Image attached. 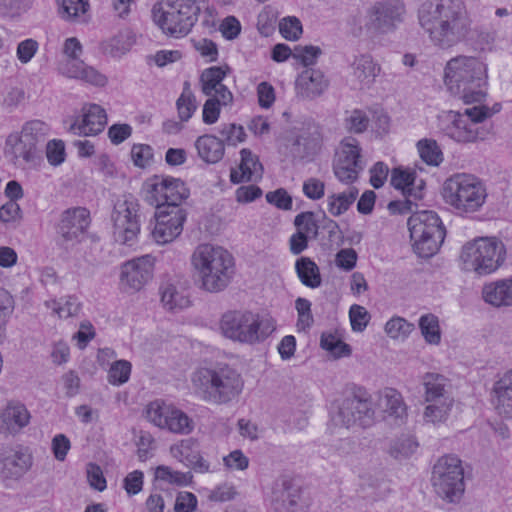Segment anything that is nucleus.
Instances as JSON below:
<instances>
[{"instance_id": "1", "label": "nucleus", "mask_w": 512, "mask_h": 512, "mask_svg": "<svg viewBox=\"0 0 512 512\" xmlns=\"http://www.w3.org/2000/svg\"><path fill=\"white\" fill-rule=\"evenodd\" d=\"M417 18L431 45L440 50L466 41L472 32V20L462 0H425Z\"/></svg>"}, {"instance_id": "2", "label": "nucleus", "mask_w": 512, "mask_h": 512, "mask_svg": "<svg viewBox=\"0 0 512 512\" xmlns=\"http://www.w3.org/2000/svg\"><path fill=\"white\" fill-rule=\"evenodd\" d=\"M444 82L449 92L465 104L480 103L486 96L487 65L477 57L456 56L445 66Z\"/></svg>"}, {"instance_id": "3", "label": "nucleus", "mask_w": 512, "mask_h": 512, "mask_svg": "<svg viewBox=\"0 0 512 512\" xmlns=\"http://www.w3.org/2000/svg\"><path fill=\"white\" fill-rule=\"evenodd\" d=\"M199 287L210 293L226 289L235 273L232 254L220 246L200 244L191 256Z\"/></svg>"}, {"instance_id": "4", "label": "nucleus", "mask_w": 512, "mask_h": 512, "mask_svg": "<svg viewBox=\"0 0 512 512\" xmlns=\"http://www.w3.org/2000/svg\"><path fill=\"white\" fill-rule=\"evenodd\" d=\"M191 381L202 400L216 405L236 399L244 386L241 374L228 364L201 367L193 372Z\"/></svg>"}, {"instance_id": "5", "label": "nucleus", "mask_w": 512, "mask_h": 512, "mask_svg": "<svg viewBox=\"0 0 512 512\" xmlns=\"http://www.w3.org/2000/svg\"><path fill=\"white\" fill-rule=\"evenodd\" d=\"M442 197L458 214L464 215L479 211L487 192L482 181L474 175L457 173L445 180Z\"/></svg>"}, {"instance_id": "6", "label": "nucleus", "mask_w": 512, "mask_h": 512, "mask_svg": "<svg viewBox=\"0 0 512 512\" xmlns=\"http://www.w3.org/2000/svg\"><path fill=\"white\" fill-rule=\"evenodd\" d=\"M220 329L232 341L255 344L268 338L275 326L270 319L250 311H229L223 314Z\"/></svg>"}, {"instance_id": "7", "label": "nucleus", "mask_w": 512, "mask_h": 512, "mask_svg": "<svg viewBox=\"0 0 512 512\" xmlns=\"http://www.w3.org/2000/svg\"><path fill=\"white\" fill-rule=\"evenodd\" d=\"M407 225L413 249L419 257L429 258L437 253L444 242L446 229L436 212H414L409 217Z\"/></svg>"}, {"instance_id": "8", "label": "nucleus", "mask_w": 512, "mask_h": 512, "mask_svg": "<svg viewBox=\"0 0 512 512\" xmlns=\"http://www.w3.org/2000/svg\"><path fill=\"white\" fill-rule=\"evenodd\" d=\"M506 248L496 238H479L462 247L460 259L462 269L475 272L479 276L489 275L503 265Z\"/></svg>"}, {"instance_id": "9", "label": "nucleus", "mask_w": 512, "mask_h": 512, "mask_svg": "<svg viewBox=\"0 0 512 512\" xmlns=\"http://www.w3.org/2000/svg\"><path fill=\"white\" fill-rule=\"evenodd\" d=\"M374 414L370 395L360 387L336 400L330 410L333 425L345 428L368 427L373 423Z\"/></svg>"}, {"instance_id": "10", "label": "nucleus", "mask_w": 512, "mask_h": 512, "mask_svg": "<svg viewBox=\"0 0 512 512\" xmlns=\"http://www.w3.org/2000/svg\"><path fill=\"white\" fill-rule=\"evenodd\" d=\"M431 482L440 498L450 503L459 502L465 491L462 461L455 455L440 457L433 466Z\"/></svg>"}, {"instance_id": "11", "label": "nucleus", "mask_w": 512, "mask_h": 512, "mask_svg": "<svg viewBox=\"0 0 512 512\" xmlns=\"http://www.w3.org/2000/svg\"><path fill=\"white\" fill-rule=\"evenodd\" d=\"M113 235L116 242L132 246L140 232L138 203L132 197L118 200L112 213Z\"/></svg>"}, {"instance_id": "12", "label": "nucleus", "mask_w": 512, "mask_h": 512, "mask_svg": "<svg viewBox=\"0 0 512 512\" xmlns=\"http://www.w3.org/2000/svg\"><path fill=\"white\" fill-rule=\"evenodd\" d=\"M365 163L361 158V148L353 137H347L340 143L333 162L336 178L346 184L353 183L364 170Z\"/></svg>"}, {"instance_id": "13", "label": "nucleus", "mask_w": 512, "mask_h": 512, "mask_svg": "<svg viewBox=\"0 0 512 512\" xmlns=\"http://www.w3.org/2000/svg\"><path fill=\"white\" fill-rule=\"evenodd\" d=\"M406 7L403 0H380L368 11L367 26L379 34L395 31L404 21Z\"/></svg>"}, {"instance_id": "14", "label": "nucleus", "mask_w": 512, "mask_h": 512, "mask_svg": "<svg viewBox=\"0 0 512 512\" xmlns=\"http://www.w3.org/2000/svg\"><path fill=\"white\" fill-rule=\"evenodd\" d=\"M156 181L150 185L147 192V200L150 204L158 206H168V209L181 207V203L188 198L189 189L179 178L156 177Z\"/></svg>"}, {"instance_id": "15", "label": "nucleus", "mask_w": 512, "mask_h": 512, "mask_svg": "<svg viewBox=\"0 0 512 512\" xmlns=\"http://www.w3.org/2000/svg\"><path fill=\"white\" fill-rule=\"evenodd\" d=\"M90 211L81 206L64 210L56 226V233L63 243H79L90 226Z\"/></svg>"}, {"instance_id": "16", "label": "nucleus", "mask_w": 512, "mask_h": 512, "mask_svg": "<svg viewBox=\"0 0 512 512\" xmlns=\"http://www.w3.org/2000/svg\"><path fill=\"white\" fill-rule=\"evenodd\" d=\"M187 213L182 207L168 209V206H158L155 212V225L151 232L158 244H167L175 240L183 231Z\"/></svg>"}, {"instance_id": "17", "label": "nucleus", "mask_w": 512, "mask_h": 512, "mask_svg": "<svg viewBox=\"0 0 512 512\" xmlns=\"http://www.w3.org/2000/svg\"><path fill=\"white\" fill-rule=\"evenodd\" d=\"M154 258L144 255L121 266L120 283L125 291H140L153 277Z\"/></svg>"}, {"instance_id": "18", "label": "nucleus", "mask_w": 512, "mask_h": 512, "mask_svg": "<svg viewBox=\"0 0 512 512\" xmlns=\"http://www.w3.org/2000/svg\"><path fill=\"white\" fill-rule=\"evenodd\" d=\"M301 488L292 480L282 477L272 487L271 505L276 512H298L301 508Z\"/></svg>"}, {"instance_id": "19", "label": "nucleus", "mask_w": 512, "mask_h": 512, "mask_svg": "<svg viewBox=\"0 0 512 512\" xmlns=\"http://www.w3.org/2000/svg\"><path fill=\"white\" fill-rule=\"evenodd\" d=\"M329 80L319 69L307 68L295 81V94L301 100H314L328 89Z\"/></svg>"}, {"instance_id": "20", "label": "nucleus", "mask_w": 512, "mask_h": 512, "mask_svg": "<svg viewBox=\"0 0 512 512\" xmlns=\"http://www.w3.org/2000/svg\"><path fill=\"white\" fill-rule=\"evenodd\" d=\"M447 123L443 127L445 134L451 139L467 143L473 142L479 138L476 125L479 122H472L470 117L464 113L449 111L446 116Z\"/></svg>"}, {"instance_id": "21", "label": "nucleus", "mask_w": 512, "mask_h": 512, "mask_svg": "<svg viewBox=\"0 0 512 512\" xmlns=\"http://www.w3.org/2000/svg\"><path fill=\"white\" fill-rule=\"evenodd\" d=\"M31 415L25 404L10 400L0 409V432L16 435L30 423Z\"/></svg>"}, {"instance_id": "22", "label": "nucleus", "mask_w": 512, "mask_h": 512, "mask_svg": "<svg viewBox=\"0 0 512 512\" xmlns=\"http://www.w3.org/2000/svg\"><path fill=\"white\" fill-rule=\"evenodd\" d=\"M228 70V67L224 69L220 66H213L205 69L200 77L202 92L206 96H220L223 105H228L233 101L231 91L222 84V80L226 76Z\"/></svg>"}, {"instance_id": "23", "label": "nucleus", "mask_w": 512, "mask_h": 512, "mask_svg": "<svg viewBox=\"0 0 512 512\" xmlns=\"http://www.w3.org/2000/svg\"><path fill=\"white\" fill-rule=\"evenodd\" d=\"M107 123V115L105 110L97 105L90 104L83 107V115L80 122H74L70 130L74 134L91 136L102 132Z\"/></svg>"}, {"instance_id": "24", "label": "nucleus", "mask_w": 512, "mask_h": 512, "mask_svg": "<svg viewBox=\"0 0 512 512\" xmlns=\"http://www.w3.org/2000/svg\"><path fill=\"white\" fill-rule=\"evenodd\" d=\"M32 463L27 450H15L0 460V473L6 479L18 480L30 470Z\"/></svg>"}, {"instance_id": "25", "label": "nucleus", "mask_w": 512, "mask_h": 512, "mask_svg": "<svg viewBox=\"0 0 512 512\" xmlns=\"http://www.w3.org/2000/svg\"><path fill=\"white\" fill-rule=\"evenodd\" d=\"M241 162L239 170L232 169L230 173L231 182L238 184L241 182H249L261 178L263 167L259 159L249 149L240 151Z\"/></svg>"}, {"instance_id": "26", "label": "nucleus", "mask_w": 512, "mask_h": 512, "mask_svg": "<svg viewBox=\"0 0 512 512\" xmlns=\"http://www.w3.org/2000/svg\"><path fill=\"white\" fill-rule=\"evenodd\" d=\"M424 386V399L426 402H435L442 400H453L450 395V381L442 374L428 372L422 377Z\"/></svg>"}, {"instance_id": "27", "label": "nucleus", "mask_w": 512, "mask_h": 512, "mask_svg": "<svg viewBox=\"0 0 512 512\" xmlns=\"http://www.w3.org/2000/svg\"><path fill=\"white\" fill-rule=\"evenodd\" d=\"M483 300L494 306H512V279L498 280L482 288Z\"/></svg>"}, {"instance_id": "28", "label": "nucleus", "mask_w": 512, "mask_h": 512, "mask_svg": "<svg viewBox=\"0 0 512 512\" xmlns=\"http://www.w3.org/2000/svg\"><path fill=\"white\" fill-rule=\"evenodd\" d=\"M352 76L361 89L369 88L380 72V67L369 55L356 57L351 64Z\"/></svg>"}, {"instance_id": "29", "label": "nucleus", "mask_w": 512, "mask_h": 512, "mask_svg": "<svg viewBox=\"0 0 512 512\" xmlns=\"http://www.w3.org/2000/svg\"><path fill=\"white\" fill-rule=\"evenodd\" d=\"M493 391L498 413L506 418H512V369L495 382Z\"/></svg>"}, {"instance_id": "30", "label": "nucleus", "mask_w": 512, "mask_h": 512, "mask_svg": "<svg viewBox=\"0 0 512 512\" xmlns=\"http://www.w3.org/2000/svg\"><path fill=\"white\" fill-rule=\"evenodd\" d=\"M63 73L70 78L80 79L96 86H104L107 82L103 74L86 65L82 60L66 61Z\"/></svg>"}, {"instance_id": "31", "label": "nucleus", "mask_w": 512, "mask_h": 512, "mask_svg": "<svg viewBox=\"0 0 512 512\" xmlns=\"http://www.w3.org/2000/svg\"><path fill=\"white\" fill-rule=\"evenodd\" d=\"M195 147L198 155L207 163H217L224 155L223 141L213 135H203L197 138Z\"/></svg>"}, {"instance_id": "32", "label": "nucleus", "mask_w": 512, "mask_h": 512, "mask_svg": "<svg viewBox=\"0 0 512 512\" xmlns=\"http://www.w3.org/2000/svg\"><path fill=\"white\" fill-rule=\"evenodd\" d=\"M295 270L301 283L309 288H317L322 279L317 264L308 257H300L296 260Z\"/></svg>"}, {"instance_id": "33", "label": "nucleus", "mask_w": 512, "mask_h": 512, "mask_svg": "<svg viewBox=\"0 0 512 512\" xmlns=\"http://www.w3.org/2000/svg\"><path fill=\"white\" fill-rule=\"evenodd\" d=\"M45 306L51 309L61 319L78 317L82 310V303L76 296L68 295L59 299L45 302Z\"/></svg>"}, {"instance_id": "34", "label": "nucleus", "mask_w": 512, "mask_h": 512, "mask_svg": "<svg viewBox=\"0 0 512 512\" xmlns=\"http://www.w3.org/2000/svg\"><path fill=\"white\" fill-rule=\"evenodd\" d=\"M159 292L163 306L169 311L184 309L190 305V300L170 281L160 285Z\"/></svg>"}, {"instance_id": "35", "label": "nucleus", "mask_w": 512, "mask_h": 512, "mask_svg": "<svg viewBox=\"0 0 512 512\" xmlns=\"http://www.w3.org/2000/svg\"><path fill=\"white\" fill-rule=\"evenodd\" d=\"M167 418L166 429L177 434H189L193 430V422L182 410L175 407L170 408Z\"/></svg>"}, {"instance_id": "36", "label": "nucleus", "mask_w": 512, "mask_h": 512, "mask_svg": "<svg viewBox=\"0 0 512 512\" xmlns=\"http://www.w3.org/2000/svg\"><path fill=\"white\" fill-rule=\"evenodd\" d=\"M178 116L182 122H187L197 109L196 97L190 89L189 82L184 83L183 91L176 101Z\"/></svg>"}, {"instance_id": "37", "label": "nucleus", "mask_w": 512, "mask_h": 512, "mask_svg": "<svg viewBox=\"0 0 512 512\" xmlns=\"http://www.w3.org/2000/svg\"><path fill=\"white\" fill-rule=\"evenodd\" d=\"M419 328L428 344L438 345L441 342L439 320L434 314L422 315L419 319Z\"/></svg>"}, {"instance_id": "38", "label": "nucleus", "mask_w": 512, "mask_h": 512, "mask_svg": "<svg viewBox=\"0 0 512 512\" xmlns=\"http://www.w3.org/2000/svg\"><path fill=\"white\" fill-rule=\"evenodd\" d=\"M358 196V190L354 187L328 198V210L334 216H339L346 212Z\"/></svg>"}, {"instance_id": "39", "label": "nucleus", "mask_w": 512, "mask_h": 512, "mask_svg": "<svg viewBox=\"0 0 512 512\" xmlns=\"http://www.w3.org/2000/svg\"><path fill=\"white\" fill-rule=\"evenodd\" d=\"M47 132L48 126L44 122L33 120L24 125L20 137L22 142L26 144L32 143L38 148V144L44 143Z\"/></svg>"}, {"instance_id": "40", "label": "nucleus", "mask_w": 512, "mask_h": 512, "mask_svg": "<svg viewBox=\"0 0 512 512\" xmlns=\"http://www.w3.org/2000/svg\"><path fill=\"white\" fill-rule=\"evenodd\" d=\"M421 159L428 165L438 166L443 161L442 151L433 139H422L417 142Z\"/></svg>"}, {"instance_id": "41", "label": "nucleus", "mask_w": 512, "mask_h": 512, "mask_svg": "<svg viewBox=\"0 0 512 512\" xmlns=\"http://www.w3.org/2000/svg\"><path fill=\"white\" fill-rule=\"evenodd\" d=\"M424 410V420L429 423H440L447 419L453 405V400L428 402Z\"/></svg>"}, {"instance_id": "42", "label": "nucleus", "mask_w": 512, "mask_h": 512, "mask_svg": "<svg viewBox=\"0 0 512 512\" xmlns=\"http://www.w3.org/2000/svg\"><path fill=\"white\" fill-rule=\"evenodd\" d=\"M88 8V0H63L60 14L65 20L81 19V21L85 22V14Z\"/></svg>"}, {"instance_id": "43", "label": "nucleus", "mask_w": 512, "mask_h": 512, "mask_svg": "<svg viewBox=\"0 0 512 512\" xmlns=\"http://www.w3.org/2000/svg\"><path fill=\"white\" fill-rule=\"evenodd\" d=\"M155 480L185 486L191 482L192 475L189 472L173 471L170 467L161 465L156 468Z\"/></svg>"}, {"instance_id": "44", "label": "nucleus", "mask_w": 512, "mask_h": 512, "mask_svg": "<svg viewBox=\"0 0 512 512\" xmlns=\"http://www.w3.org/2000/svg\"><path fill=\"white\" fill-rule=\"evenodd\" d=\"M383 402L385 411L395 417H402L406 411L401 394L393 388L385 389Z\"/></svg>"}, {"instance_id": "45", "label": "nucleus", "mask_w": 512, "mask_h": 512, "mask_svg": "<svg viewBox=\"0 0 512 512\" xmlns=\"http://www.w3.org/2000/svg\"><path fill=\"white\" fill-rule=\"evenodd\" d=\"M390 182L395 189L402 190L404 194L412 195L411 186H413L415 182V172L402 168H394L391 173Z\"/></svg>"}, {"instance_id": "46", "label": "nucleus", "mask_w": 512, "mask_h": 512, "mask_svg": "<svg viewBox=\"0 0 512 512\" xmlns=\"http://www.w3.org/2000/svg\"><path fill=\"white\" fill-rule=\"evenodd\" d=\"M414 324L402 317H393L385 325V332L393 339H405L414 330Z\"/></svg>"}, {"instance_id": "47", "label": "nucleus", "mask_w": 512, "mask_h": 512, "mask_svg": "<svg viewBox=\"0 0 512 512\" xmlns=\"http://www.w3.org/2000/svg\"><path fill=\"white\" fill-rule=\"evenodd\" d=\"M369 117L366 112L360 109L352 110L344 119V125L348 132L360 134L367 130L369 126Z\"/></svg>"}, {"instance_id": "48", "label": "nucleus", "mask_w": 512, "mask_h": 512, "mask_svg": "<svg viewBox=\"0 0 512 512\" xmlns=\"http://www.w3.org/2000/svg\"><path fill=\"white\" fill-rule=\"evenodd\" d=\"M171 452L174 457L187 464L194 463L198 458L197 443L193 439L182 440L180 444L171 447Z\"/></svg>"}, {"instance_id": "49", "label": "nucleus", "mask_w": 512, "mask_h": 512, "mask_svg": "<svg viewBox=\"0 0 512 512\" xmlns=\"http://www.w3.org/2000/svg\"><path fill=\"white\" fill-rule=\"evenodd\" d=\"M171 406L160 401H153L147 406V419L155 426L164 429Z\"/></svg>"}, {"instance_id": "50", "label": "nucleus", "mask_w": 512, "mask_h": 512, "mask_svg": "<svg viewBox=\"0 0 512 512\" xmlns=\"http://www.w3.org/2000/svg\"><path fill=\"white\" fill-rule=\"evenodd\" d=\"M14 158L18 161L22 159L26 164L35 165L39 159V150L34 144H26L19 137L13 147Z\"/></svg>"}, {"instance_id": "51", "label": "nucleus", "mask_w": 512, "mask_h": 512, "mask_svg": "<svg viewBox=\"0 0 512 512\" xmlns=\"http://www.w3.org/2000/svg\"><path fill=\"white\" fill-rule=\"evenodd\" d=\"M131 363L126 360L115 361L108 371V381L113 385H122L129 380Z\"/></svg>"}, {"instance_id": "52", "label": "nucleus", "mask_w": 512, "mask_h": 512, "mask_svg": "<svg viewBox=\"0 0 512 512\" xmlns=\"http://www.w3.org/2000/svg\"><path fill=\"white\" fill-rule=\"evenodd\" d=\"M219 134L222 137L223 144L237 145L245 140L246 134L241 125L234 123L222 124L219 128Z\"/></svg>"}, {"instance_id": "53", "label": "nucleus", "mask_w": 512, "mask_h": 512, "mask_svg": "<svg viewBox=\"0 0 512 512\" xmlns=\"http://www.w3.org/2000/svg\"><path fill=\"white\" fill-rule=\"evenodd\" d=\"M417 446L412 437L399 438L391 445L390 454L395 459L407 458L416 451Z\"/></svg>"}, {"instance_id": "54", "label": "nucleus", "mask_w": 512, "mask_h": 512, "mask_svg": "<svg viewBox=\"0 0 512 512\" xmlns=\"http://www.w3.org/2000/svg\"><path fill=\"white\" fill-rule=\"evenodd\" d=\"M203 105L202 119L205 124L211 125L217 122L223 102L220 96H208Z\"/></svg>"}, {"instance_id": "55", "label": "nucleus", "mask_w": 512, "mask_h": 512, "mask_svg": "<svg viewBox=\"0 0 512 512\" xmlns=\"http://www.w3.org/2000/svg\"><path fill=\"white\" fill-rule=\"evenodd\" d=\"M349 318L352 330L362 332L367 327L371 317L366 308L354 304L350 307Z\"/></svg>"}, {"instance_id": "56", "label": "nucleus", "mask_w": 512, "mask_h": 512, "mask_svg": "<svg viewBox=\"0 0 512 512\" xmlns=\"http://www.w3.org/2000/svg\"><path fill=\"white\" fill-rule=\"evenodd\" d=\"M322 54L321 49L318 46L297 45L293 51V57L300 60L304 66H310L316 63L317 58Z\"/></svg>"}, {"instance_id": "57", "label": "nucleus", "mask_w": 512, "mask_h": 512, "mask_svg": "<svg viewBox=\"0 0 512 512\" xmlns=\"http://www.w3.org/2000/svg\"><path fill=\"white\" fill-rule=\"evenodd\" d=\"M294 225L297 227L298 232L303 231L306 236L312 234L316 237L318 234V225L314 219L313 212H302L298 214L294 219Z\"/></svg>"}, {"instance_id": "58", "label": "nucleus", "mask_w": 512, "mask_h": 512, "mask_svg": "<svg viewBox=\"0 0 512 512\" xmlns=\"http://www.w3.org/2000/svg\"><path fill=\"white\" fill-rule=\"evenodd\" d=\"M279 30L285 39L297 40L302 34V24L296 17H287L280 22Z\"/></svg>"}, {"instance_id": "59", "label": "nucleus", "mask_w": 512, "mask_h": 512, "mask_svg": "<svg viewBox=\"0 0 512 512\" xmlns=\"http://www.w3.org/2000/svg\"><path fill=\"white\" fill-rule=\"evenodd\" d=\"M131 157L135 166L145 168L150 165L153 158V149L146 144H134Z\"/></svg>"}, {"instance_id": "60", "label": "nucleus", "mask_w": 512, "mask_h": 512, "mask_svg": "<svg viewBox=\"0 0 512 512\" xmlns=\"http://www.w3.org/2000/svg\"><path fill=\"white\" fill-rule=\"evenodd\" d=\"M501 110V104L495 103L492 108L485 105H477L466 109V115L472 122H483Z\"/></svg>"}, {"instance_id": "61", "label": "nucleus", "mask_w": 512, "mask_h": 512, "mask_svg": "<svg viewBox=\"0 0 512 512\" xmlns=\"http://www.w3.org/2000/svg\"><path fill=\"white\" fill-rule=\"evenodd\" d=\"M46 156L48 162L58 166L65 160V145L62 140H52L46 145Z\"/></svg>"}, {"instance_id": "62", "label": "nucleus", "mask_w": 512, "mask_h": 512, "mask_svg": "<svg viewBox=\"0 0 512 512\" xmlns=\"http://www.w3.org/2000/svg\"><path fill=\"white\" fill-rule=\"evenodd\" d=\"M265 198L269 204L276 206L278 209L290 210L292 208V197L283 188L268 192Z\"/></svg>"}, {"instance_id": "63", "label": "nucleus", "mask_w": 512, "mask_h": 512, "mask_svg": "<svg viewBox=\"0 0 512 512\" xmlns=\"http://www.w3.org/2000/svg\"><path fill=\"white\" fill-rule=\"evenodd\" d=\"M197 497L187 491H182L177 494L174 511L175 512H194L197 508Z\"/></svg>"}, {"instance_id": "64", "label": "nucleus", "mask_w": 512, "mask_h": 512, "mask_svg": "<svg viewBox=\"0 0 512 512\" xmlns=\"http://www.w3.org/2000/svg\"><path fill=\"white\" fill-rule=\"evenodd\" d=\"M87 479L92 488L97 491H103L107 487L106 479L103 475L101 468L93 463H90L87 468Z\"/></svg>"}]
</instances>
